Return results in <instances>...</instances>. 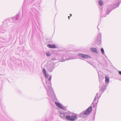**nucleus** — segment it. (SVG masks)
Segmentation results:
<instances>
[{
  "instance_id": "obj_1",
  "label": "nucleus",
  "mask_w": 121,
  "mask_h": 121,
  "mask_svg": "<svg viewBox=\"0 0 121 121\" xmlns=\"http://www.w3.org/2000/svg\"><path fill=\"white\" fill-rule=\"evenodd\" d=\"M77 115L76 114H73L71 116H67L65 118L67 120L71 121H74L77 118Z\"/></svg>"
},
{
  "instance_id": "obj_2",
  "label": "nucleus",
  "mask_w": 121,
  "mask_h": 121,
  "mask_svg": "<svg viewBox=\"0 0 121 121\" xmlns=\"http://www.w3.org/2000/svg\"><path fill=\"white\" fill-rule=\"evenodd\" d=\"M92 110V108L91 107H90L87 109V110L85 112L84 115H87L89 114L91 112Z\"/></svg>"
},
{
  "instance_id": "obj_3",
  "label": "nucleus",
  "mask_w": 121,
  "mask_h": 121,
  "mask_svg": "<svg viewBox=\"0 0 121 121\" xmlns=\"http://www.w3.org/2000/svg\"><path fill=\"white\" fill-rule=\"evenodd\" d=\"M78 56H79L84 59L88 58L90 57V56L88 55L82 54H78Z\"/></svg>"
},
{
  "instance_id": "obj_4",
  "label": "nucleus",
  "mask_w": 121,
  "mask_h": 121,
  "mask_svg": "<svg viewBox=\"0 0 121 121\" xmlns=\"http://www.w3.org/2000/svg\"><path fill=\"white\" fill-rule=\"evenodd\" d=\"M47 47L51 48H56V46L55 45H52L48 44L47 45Z\"/></svg>"
},
{
  "instance_id": "obj_5",
  "label": "nucleus",
  "mask_w": 121,
  "mask_h": 121,
  "mask_svg": "<svg viewBox=\"0 0 121 121\" xmlns=\"http://www.w3.org/2000/svg\"><path fill=\"white\" fill-rule=\"evenodd\" d=\"M92 52H95L97 51V49L95 48H90Z\"/></svg>"
},
{
  "instance_id": "obj_6",
  "label": "nucleus",
  "mask_w": 121,
  "mask_h": 121,
  "mask_svg": "<svg viewBox=\"0 0 121 121\" xmlns=\"http://www.w3.org/2000/svg\"><path fill=\"white\" fill-rule=\"evenodd\" d=\"M55 104L58 107L60 108V105L59 103L57 102H55Z\"/></svg>"
},
{
  "instance_id": "obj_7",
  "label": "nucleus",
  "mask_w": 121,
  "mask_h": 121,
  "mask_svg": "<svg viewBox=\"0 0 121 121\" xmlns=\"http://www.w3.org/2000/svg\"><path fill=\"white\" fill-rule=\"evenodd\" d=\"M105 80L106 82H108L109 81V78H108L107 77H105Z\"/></svg>"
},
{
  "instance_id": "obj_8",
  "label": "nucleus",
  "mask_w": 121,
  "mask_h": 121,
  "mask_svg": "<svg viewBox=\"0 0 121 121\" xmlns=\"http://www.w3.org/2000/svg\"><path fill=\"white\" fill-rule=\"evenodd\" d=\"M99 4L100 5H102L103 4L102 1L101 0H100L99 2Z\"/></svg>"
},
{
  "instance_id": "obj_9",
  "label": "nucleus",
  "mask_w": 121,
  "mask_h": 121,
  "mask_svg": "<svg viewBox=\"0 0 121 121\" xmlns=\"http://www.w3.org/2000/svg\"><path fill=\"white\" fill-rule=\"evenodd\" d=\"M61 109H62L64 110H66V108L65 107H64V106H61Z\"/></svg>"
},
{
  "instance_id": "obj_10",
  "label": "nucleus",
  "mask_w": 121,
  "mask_h": 121,
  "mask_svg": "<svg viewBox=\"0 0 121 121\" xmlns=\"http://www.w3.org/2000/svg\"><path fill=\"white\" fill-rule=\"evenodd\" d=\"M46 54L47 56H50V55H51V54L50 53V52H49L46 53Z\"/></svg>"
},
{
  "instance_id": "obj_11",
  "label": "nucleus",
  "mask_w": 121,
  "mask_h": 121,
  "mask_svg": "<svg viewBox=\"0 0 121 121\" xmlns=\"http://www.w3.org/2000/svg\"><path fill=\"white\" fill-rule=\"evenodd\" d=\"M101 51L102 52V53L103 54H104V50L103 48H102L101 49Z\"/></svg>"
},
{
  "instance_id": "obj_12",
  "label": "nucleus",
  "mask_w": 121,
  "mask_h": 121,
  "mask_svg": "<svg viewBox=\"0 0 121 121\" xmlns=\"http://www.w3.org/2000/svg\"><path fill=\"white\" fill-rule=\"evenodd\" d=\"M44 74L45 75V76L46 77V78H47L48 77V75L47 74H46V73Z\"/></svg>"
},
{
  "instance_id": "obj_13",
  "label": "nucleus",
  "mask_w": 121,
  "mask_h": 121,
  "mask_svg": "<svg viewBox=\"0 0 121 121\" xmlns=\"http://www.w3.org/2000/svg\"><path fill=\"white\" fill-rule=\"evenodd\" d=\"M43 72L44 74H46V70L45 69H44L43 70Z\"/></svg>"
},
{
  "instance_id": "obj_14",
  "label": "nucleus",
  "mask_w": 121,
  "mask_h": 121,
  "mask_svg": "<svg viewBox=\"0 0 121 121\" xmlns=\"http://www.w3.org/2000/svg\"><path fill=\"white\" fill-rule=\"evenodd\" d=\"M51 78H52V77L51 76H50L49 77V78L48 79V80H49V81H50L51 80Z\"/></svg>"
},
{
  "instance_id": "obj_15",
  "label": "nucleus",
  "mask_w": 121,
  "mask_h": 121,
  "mask_svg": "<svg viewBox=\"0 0 121 121\" xmlns=\"http://www.w3.org/2000/svg\"><path fill=\"white\" fill-rule=\"evenodd\" d=\"M119 73L120 74V75H121V71H119Z\"/></svg>"
},
{
  "instance_id": "obj_16",
  "label": "nucleus",
  "mask_w": 121,
  "mask_h": 121,
  "mask_svg": "<svg viewBox=\"0 0 121 121\" xmlns=\"http://www.w3.org/2000/svg\"><path fill=\"white\" fill-rule=\"evenodd\" d=\"M68 18L69 19H70V17L69 16H68Z\"/></svg>"
},
{
  "instance_id": "obj_17",
  "label": "nucleus",
  "mask_w": 121,
  "mask_h": 121,
  "mask_svg": "<svg viewBox=\"0 0 121 121\" xmlns=\"http://www.w3.org/2000/svg\"><path fill=\"white\" fill-rule=\"evenodd\" d=\"M70 17H71L72 16V15L71 14H70Z\"/></svg>"
}]
</instances>
